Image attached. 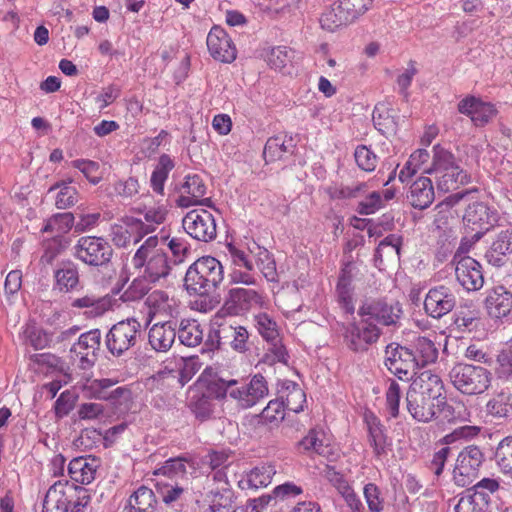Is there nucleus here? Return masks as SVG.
<instances>
[{
	"mask_svg": "<svg viewBox=\"0 0 512 512\" xmlns=\"http://www.w3.org/2000/svg\"><path fill=\"white\" fill-rule=\"evenodd\" d=\"M458 111L470 117L474 125L482 127L497 114L493 104L484 102L474 96H467L458 103Z\"/></svg>",
	"mask_w": 512,
	"mask_h": 512,
	"instance_id": "b1692460",
	"label": "nucleus"
},
{
	"mask_svg": "<svg viewBox=\"0 0 512 512\" xmlns=\"http://www.w3.org/2000/svg\"><path fill=\"white\" fill-rule=\"evenodd\" d=\"M407 347L418 368L434 363L438 358V348L428 337L418 336Z\"/></svg>",
	"mask_w": 512,
	"mask_h": 512,
	"instance_id": "72a5a7b5",
	"label": "nucleus"
},
{
	"mask_svg": "<svg viewBox=\"0 0 512 512\" xmlns=\"http://www.w3.org/2000/svg\"><path fill=\"white\" fill-rule=\"evenodd\" d=\"M499 487L497 480L483 478L461 495L455 506V512H486L491 494L495 493Z\"/></svg>",
	"mask_w": 512,
	"mask_h": 512,
	"instance_id": "9d476101",
	"label": "nucleus"
},
{
	"mask_svg": "<svg viewBox=\"0 0 512 512\" xmlns=\"http://www.w3.org/2000/svg\"><path fill=\"white\" fill-rule=\"evenodd\" d=\"M435 193L432 180L428 177L418 178L411 186L407 195L408 202L417 209L428 208L434 201Z\"/></svg>",
	"mask_w": 512,
	"mask_h": 512,
	"instance_id": "473e14b6",
	"label": "nucleus"
},
{
	"mask_svg": "<svg viewBox=\"0 0 512 512\" xmlns=\"http://www.w3.org/2000/svg\"><path fill=\"white\" fill-rule=\"evenodd\" d=\"M453 386L463 394L477 395L490 386L491 373L482 366L458 363L449 372Z\"/></svg>",
	"mask_w": 512,
	"mask_h": 512,
	"instance_id": "423d86ee",
	"label": "nucleus"
},
{
	"mask_svg": "<svg viewBox=\"0 0 512 512\" xmlns=\"http://www.w3.org/2000/svg\"><path fill=\"white\" fill-rule=\"evenodd\" d=\"M217 348L229 346L238 353H245L250 349V334L245 326L237 321H225L215 330Z\"/></svg>",
	"mask_w": 512,
	"mask_h": 512,
	"instance_id": "a211bd4d",
	"label": "nucleus"
},
{
	"mask_svg": "<svg viewBox=\"0 0 512 512\" xmlns=\"http://www.w3.org/2000/svg\"><path fill=\"white\" fill-rule=\"evenodd\" d=\"M199 382L202 383L209 397L216 399H223L226 396L230 397V386H232L233 379H223L214 373L211 367H207L199 377Z\"/></svg>",
	"mask_w": 512,
	"mask_h": 512,
	"instance_id": "c9c22d12",
	"label": "nucleus"
},
{
	"mask_svg": "<svg viewBox=\"0 0 512 512\" xmlns=\"http://www.w3.org/2000/svg\"><path fill=\"white\" fill-rule=\"evenodd\" d=\"M294 149L292 137L273 136L266 141L263 157L266 163L275 162L283 159L286 154H293Z\"/></svg>",
	"mask_w": 512,
	"mask_h": 512,
	"instance_id": "ea45409f",
	"label": "nucleus"
},
{
	"mask_svg": "<svg viewBox=\"0 0 512 512\" xmlns=\"http://www.w3.org/2000/svg\"><path fill=\"white\" fill-rule=\"evenodd\" d=\"M456 295L450 287L439 285L429 289L424 299V310L432 318L440 319L456 306Z\"/></svg>",
	"mask_w": 512,
	"mask_h": 512,
	"instance_id": "6ab92c4d",
	"label": "nucleus"
},
{
	"mask_svg": "<svg viewBox=\"0 0 512 512\" xmlns=\"http://www.w3.org/2000/svg\"><path fill=\"white\" fill-rule=\"evenodd\" d=\"M407 409L411 416L419 422H429L436 416V409L442 403L441 399L423 395L412 389L406 393Z\"/></svg>",
	"mask_w": 512,
	"mask_h": 512,
	"instance_id": "4be33fe9",
	"label": "nucleus"
},
{
	"mask_svg": "<svg viewBox=\"0 0 512 512\" xmlns=\"http://www.w3.org/2000/svg\"><path fill=\"white\" fill-rule=\"evenodd\" d=\"M322 475L341 496L345 495L352 489L345 475L336 470L334 466L326 465L322 471Z\"/></svg>",
	"mask_w": 512,
	"mask_h": 512,
	"instance_id": "13d9d810",
	"label": "nucleus"
},
{
	"mask_svg": "<svg viewBox=\"0 0 512 512\" xmlns=\"http://www.w3.org/2000/svg\"><path fill=\"white\" fill-rule=\"evenodd\" d=\"M101 332L99 329H92L81 334L78 341L70 348L71 358L79 361L82 369L91 368L98 357L101 345Z\"/></svg>",
	"mask_w": 512,
	"mask_h": 512,
	"instance_id": "f3484780",
	"label": "nucleus"
},
{
	"mask_svg": "<svg viewBox=\"0 0 512 512\" xmlns=\"http://www.w3.org/2000/svg\"><path fill=\"white\" fill-rule=\"evenodd\" d=\"M56 187H61L55 201V205L58 209L69 208L77 202L78 193L75 187H72L67 183H63L62 185L56 184L51 187L50 190H53Z\"/></svg>",
	"mask_w": 512,
	"mask_h": 512,
	"instance_id": "0e129e2a",
	"label": "nucleus"
},
{
	"mask_svg": "<svg viewBox=\"0 0 512 512\" xmlns=\"http://www.w3.org/2000/svg\"><path fill=\"white\" fill-rule=\"evenodd\" d=\"M401 238L395 234H389L378 245L374 254V262L376 266L383 264L384 257L387 259H399Z\"/></svg>",
	"mask_w": 512,
	"mask_h": 512,
	"instance_id": "37998d69",
	"label": "nucleus"
},
{
	"mask_svg": "<svg viewBox=\"0 0 512 512\" xmlns=\"http://www.w3.org/2000/svg\"><path fill=\"white\" fill-rule=\"evenodd\" d=\"M187 465L194 467V463L191 459L186 457L170 458L164 462V464L155 470V475H163L169 478L183 477L187 473Z\"/></svg>",
	"mask_w": 512,
	"mask_h": 512,
	"instance_id": "de8ad7c7",
	"label": "nucleus"
},
{
	"mask_svg": "<svg viewBox=\"0 0 512 512\" xmlns=\"http://www.w3.org/2000/svg\"><path fill=\"white\" fill-rule=\"evenodd\" d=\"M72 166L80 170L84 174L86 179L94 185L98 184L102 179V177L99 174L100 165L95 161L77 159L72 161Z\"/></svg>",
	"mask_w": 512,
	"mask_h": 512,
	"instance_id": "052dcab7",
	"label": "nucleus"
},
{
	"mask_svg": "<svg viewBox=\"0 0 512 512\" xmlns=\"http://www.w3.org/2000/svg\"><path fill=\"white\" fill-rule=\"evenodd\" d=\"M71 305L74 308H92L95 315H102L106 310L107 302L93 295H86L73 300Z\"/></svg>",
	"mask_w": 512,
	"mask_h": 512,
	"instance_id": "338daca9",
	"label": "nucleus"
},
{
	"mask_svg": "<svg viewBox=\"0 0 512 512\" xmlns=\"http://www.w3.org/2000/svg\"><path fill=\"white\" fill-rule=\"evenodd\" d=\"M425 172L434 175L437 190L443 193L457 190L471 182V176L461 166V160L439 144L433 147L432 164Z\"/></svg>",
	"mask_w": 512,
	"mask_h": 512,
	"instance_id": "f257e3e1",
	"label": "nucleus"
},
{
	"mask_svg": "<svg viewBox=\"0 0 512 512\" xmlns=\"http://www.w3.org/2000/svg\"><path fill=\"white\" fill-rule=\"evenodd\" d=\"M398 116L395 111L385 103H379L373 111L375 128L386 137L395 135L398 130Z\"/></svg>",
	"mask_w": 512,
	"mask_h": 512,
	"instance_id": "e433bc0d",
	"label": "nucleus"
},
{
	"mask_svg": "<svg viewBox=\"0 0 512 512\" xmlns=\"http://www.w3.org/2000/svg\"><path fill=\"white\" fill-rule=\"evenodd\" d=\"M487 411L494 417H507L512 413V395L501 391L487 403Z\"/></svg>",
	"mask_w": 512,
	"mask_h": 512,
	"instance_id": "8fccbe9b",
	"label": "nucleus"
},
{
	"mask_svg": "<svg viewBox=\"0 0 512 512\" xmlns=\"http://www.w3.org/2000/svg\"><path fill=\"white\" fill-rule=\"evenodd\" d=\"M462 219L464 226L480 239L496 224L498 212L484 201H472L466 206Z\"/></svg>",
	"mask_w": 512,
	"mask_h": 512,
	"instance_id": "4468645a",
	"label": "nucleus"
},
{
	"mask_svg": "<svg viewBox=\"0 0 512 512\" xmlns=\"http://www.w3.org/2000/svg\"><path fill=\"white\" fill-rule=\"evenodd\" d=\"M106 401L117 409H128L132 402V392L128 387L124 386L116 387L114 389L111 388Z\"/></svg>",
	"mask_w": 512,
	"mask_h": 512,
	"instance_id": "680f3d73",
	"label": "nucleus"
},
{
	"mask_svg": "<svg viewBox=\"0 0 512 512\" xmlns=\"http://www.w3.org/2000/svg\"><path fill=\"white\" fill-rule=\"evenodd\" d=\"M66 244L59 235L44 240L42 243L43 254L40 258L42 264L51 265L54 260L64 251Z\"/></svg>",
	"mask_w": 512,
	"mask_h": 512,
	"instance_id": "5fc2aeb1",
	"label": "nucleus"
},
{
	"mask_svg": "<svg viewBox=\"0 0 512 512\" xmlns=\"http://www.w3.org/2000/svg\"><path fill=\"white\" fill-rule=\"evenodd\" d=\"M381 333V328L365 317L342 325L344 342L354 352L367 351L369 346L378 341Z\"/></svg>",
	"mask_w": 512,
	"mask_h": 512,
	"instance_id": "6e6552de",
	"label": "nucleus"
},
{
	"mask_svg": "<svg viewBox=\"0 0 512 512\" xmlns=\"http://www.w3.org/2000/svg\"><path fill=\"white\" fill-rule=\"evenodd\" d=\"M74 225V215L70 212L57 213L49 218L44 225L43 232H68Z\"/></svg>",
	"mask_w": 512,
	"mask_h": 512,
	"instance_id": "864d4df0",
	"label": "nucleus"
},
{
	"mask_svg": "<svg viewBox=\"0 0 512 512\" xmlns=\"http://www.w3.org/2000/svg\"><path fill=\"white\" fill-rule=\"evenodd\" d=\"M322 431L311 429L308 434L300 441V446L306 451H314L319 455H325L328 444Z\"/></svg>",
	"mask_w": 512,
	"mask_h": 512,
	"instance_id": "6e6d98bb",
	"label": "nucleus"
},
{
	"mask_svg": "<svg viewBox=\"0 0 512 512\" xmlns=\"http://www.w3.org/2000/svg\"><path fill=\"white\" fill-rule=\"evenodd\" d=\"M249 252L256 258L258 268L268 281H275L277 276L276 264L272 254L264 247L253 242L248 247Z\"/></svg>",
	"mask_w": 512,
	"mask_h": 512,
	"instance_id": "a19ab883",
	"label": "nucleus"
},
{
	"mask_svg": "<svg viewBox=\"0 0 512 512\" xmlns=\"http://www.w3.org/2000/svg\"><path fill=\"white\" fill-rule=\"evenodd\" d=\"M118 383L117 379L101 378L89 381L84 386V391L89 398L106 401L110 389Z\"/></svg>",
	"mask_w": 512,
	"mask_h": 512,
	"instance_id": "3c124183",
	"label": "nucleus"
},
{
	"mask_svg": "<svg viewBox=\"0 0 512 512\" xmlns=\"http://www.w3.org/2000/svg\"><path fill=\"white\" fill-rule=\"evenodd\" d=\"M364 419L368 430V440L371 447H373L375 455L381 456L385 454L386 448L389 445L385 427L380 419L371 412L365 413Z\"/></svg>",
	"mask_w": 512,
	"mask_h": 512,
	"instance_id": "f704fd0d",
	"label": "nucleus"
},
{
	"mask_svg": "<svg viewBox=\"0 0 512 512\" xmlns=\"http://www.w3.org/2000/svg\"><path fill=\"white\" fill-rule=\"evenodd\" d=\"M409 388L423 395L440 399L443 392V383L438 375L426 370L413 379Z\"/></svg>",
	"mask_w": 512,
	"mask_h": 512,
	"instance_id": "58836bf2",
	"label": "nucleus"
},
{
	"mask_svg": "<svg viewBox=\"0 0 512 512\" xmlns=\"http://www.w3.org/2000/svg\"><path fill=\"white\" fill-rule=\"evenodd\" d=\"M401 388L397 381L390 380L386 390V408L391 417L396 418L399 415V404L401 400Z\"/></svg>",
	"mask_w": 512,
	"mask_h": 512,
	"instance_id": "e2e57ef3",
	"label": "nucleus"
},
{
	"mask_svg": "<svg viewBox=\"0 0 512 512\" xmlns=\"http://www.w3.org/2000/svg\"><path fill=\"white\" fill-rule=\"evenodd\" d=\"M167 215V209L164 206L151 207L144 211V229L143 237L148 233L155 231L156 226L162 224Z\"/></svg>",
	"mask_w": 512,
	"mask_h": 512,
	"instance_id": "4d7b16f0",
	"label": "nucleus"
},
{
	"mask_svg": "<svg viewBox=\"0 0 512 512\" xmlns=\"http://www.w3.org/2000/svg\"><path fill=\"white\" fill-rule=\"evenodd\" d=\"M370 7L363 2H333L320 18L323 29L333 32L336 28L347 25L364 14Z\"/></svg>",
	"mask_w": 512,
	"mask_h": 512,
	"instance_id": "ddd939ff",
	"label": "nucleus"
},
{
	"mask_svg": "<svg viewBox=\"0 0 512 512\" xmlns=\"http://www.w3.org/2000/svg\"><path fill=\"white\" fill-rule=\"evenodd\" d=\"M175 167L174 161L168 154H162L152 172L150 184L154 192L163 195L164 184L168 179L170 171Z\"/></svg>",
	"mask_w": 512,
	"mask_h": 512,
	"instance_id": "c03bdc74",
	"label": "nucleus"
},
{
	"mask_svg": "<svg viewBox=\"0 0 512 512\" xmlns=\"http://www.w3.org/2000/svg\"><path fill=\"white\" fill-rule=\"evenodd\" d=\"M402 313L399 302H388L382 297L365 296L358 308L359 317H365L378 326H396Z\"/></svg>",
	"mask_w": 512,
	"mask_h": 512,
	"instance_id": "0eeeda50",
	"label": "nucleus"
},
{
	"mask_svg": "<svg viewBox=\"0 0 512 512\" xmlns=\"http://www.w3.org/2000/svg\"><path fill=\"white\" fill-rule=\"evenodd\" d=\"M254 325L258 333L268 344V351L272 355L271 362H280L286 364L288 354L286 348L281 343L278 325L275 320L267 313H258L254 315Z\"/></svg>",
	"mask_w": 512,
	"mask_h": 512,
	"instance_id": "dca6fc26",
	"label": "nucleus"
},
{
	"mask_svg": "<svg viewBox=\"0 0 512 512\" xmlns=\"http://www.w3.org/2000/svg\"><path fill=\"white\" fill-rule=\"evenodd\" d=\"M481 265L471 257L461 258L455 267L458 283L467 291H477L483 287L484 277Z\"/></svg>",
	"mask_w": 512,
	"mask_h": 512,
	"instance_id": "393cba45",
	"label": "nucleus"
},
{
	"mask_svg": "<svg viewBox=\"0 0 512 512\" xmlns=\"http://www.w3.org/2000/svg\"><path fill=\"white\" fill-rule=\"evenodd\" d=\"M55 289L60 292H70L79 284V271L77 265L70 261H63L54 272Z\"/></svg>",
	"mask_w": 512,
	"mask_h": 512,
	"instance_id": "4c0bfd02",
	"label": "nucleus"
},
{
	"mask_svg": "<svg viewBox=\"0 0 512 512\" xmlns=\"http://www.w3.org/2000/svg\"><path fill=\"white\" fill-rule=\"evenodd\" d=\"M490 248L508 256L512 252V229L500 231Z\"/></svg>",
	"mask_w": 512,
	"mask_h": 512,
	"instance_id": "774afa93",
	"label": "nucleus"
},
{
	"mask_svg": "<svg viewBox=\"0 0 512 512\" xmlns=\"http://www.w3.org/2000/svg\"><path fill=\"white\" fill-rule=\"evenodd\" d=\"M485 460L484 453L476 445L464 447L457 456L453 481L459 487L469 486L478 476Z\"/></svg>",
	"mask_w": 512,
	"mask_h": 512,
	"instance_id": "9b49d317",
	"label": "nucleus"
},
{
	"mask_svg": "<svg viewBox=\"0 0 512 512\" xmlns=\"http://www.w3.org/2000/svg\"><path fill=\"white\" fill-rule=\"evenodd\" d=\"M158 244L157 236L148 237L131 260L133 268L150 283L166 278L171 271L168 255L164 250L157 248Z\"/></svg>",
	"mask_w": 512,
	"mask_h": 512,
	"instance_id": "7ed1b4c3",
	"label": "nucleus"
},
{
	"mask_svg": "<svg viewBox=\"0 0 512 512\" xmlns=\"http://www.w3.org/2000/svg\"><path fill=\"white\" fill-rule=\"evenodd\" d=\"M178 339L187 347H196L203 340V330L196 320L184 319L178 327Z\"/></svg>",
	"mask_w": 512,
	"mask_h": 512,
	"instance_id": "79ce46f5",
	"label": "nucleus"
},
{
	"mask_svg": "<svg viewBox=\"0 0 512 512\" xmlns=\"http://www.w3.org/2000/svg\"><path fill=\"white\" fill-rule=\"evenodd\" d=\"M144 223L140 219L125 218L111 226L110 236L117 247H126L131 242L138 243L143 238Z\"/></svg>",
	"mask_w": 512,
	"mask_h": 512,
	"instance_id": "a878e982",
	"label": "nucleus"
},
{
	"mask_svg": "<svg viewBox=\"0 0 512 512\" xmlns=\"http://www.w3.org/2000/svg\"><path fill=\"white\" fill-rule=\"evenodd\" d=\"M353 268L351 264H346L339 275L336 286L337 301L340 307L347 314H353L355 306L353 302Z\"/></svg>",
	"mask_w": 512,
	"mask_h": 512,
	"instance_id": "2f4dec72",
	"label": "nucleus"
},
{
	"mask_svg": "<svg viewBox=\"0 0 512 512\" xmlns=\"http://www.w3.org/2000/svg\"><path fill=\"white\" fill-rule=\"evenodd\" d=\"M494 457L502 473L512 474V436H507L498 443Z\"/></svg>",
	"mask_w": 512,
	"mask_h": 512,
	"instance_id": "09e8293b",
	"label": "nucleus"
},
{
	"mask_svg": "<svg viewBox=\"0 0 512 512\" xmlns=\"http://www.w3.org/2000/svg\"><path fill=\"white\" fill-rule=\"evenodd\" d=\"M285 417L284 402L278 399L269 401L267 406L261 412V418L266 423H277Z\"/></svg>",
	"mask_w": 512,
	"mask_h": 512,
	"instance_id": "69168bd1",
	"label": "nucleus"
},
{
	"mask_svg": "<svg viewBox=\"0 0 512 512\" xmlns=\"http://www.w3.org/2000/svg\"><path fill=\"white\" fill-rule=\"evenodd\" d=\"M207 47L215 60L231 63L236 59V48L227 32L220 26L211 28L207 36Z\"/></svg>",
	"mask_w": 512,
	"mask_h": 512,
	"instance_id": "5701e85b",
	"label": "nucleus"
},
{
	"mask_svg": "<svg viewBox=\"0 0 512 512\" xmlns=\"http://www.w3.org/2000/svg\"><path fill=\"white\" fill-rule=\"evenodd\" d=\"M224 279L221 262L212 256L201 257L187 270L184 284L188 292L200 296L214 293Z\"/></svg>",
	"mask_w": 512,
	"mask_h": 512,
	"instance_id": "f03ea898",
	"label": "nucleus"
},
{
	"mask_svg": "<svg viewBox=\"0 0 512 512\" xmlns=\"http://www.w3.org/2000/svg\"><path fill=\"white\" fill-rule=\"evenodd\" d=\"M233 496L231 487L223 486L211 489L207 494L211 512H228L232 507Z\"/></svg>",
	"mask_w": 512,
	"mask_h": 512,
	"instance_id": "a18cd8bd",
	"label": "nucleus"
},
{
	"mask_svg": "<svg viewBox=\"0 0 512 512\" xmlns=\"http://www.w3.org/2000/svg\"><path fill=\"white\" fill-rule=\"evenodd\" d=\"M293 58L294 50L286 46H277L271 49L267 61L271 68L284 71L292 63Z\"/></svg>",
	"mask_w": 512,
	"mask_h": 512,
	"instance_id": "603ef678",
	"label": "nucleus"
},
{
	"mask_svg": "<svg viewBox=\"0 0 512 512\" xmlns=\"http://www.w3.org/2000/svg\"><path fill=\"white\" fill-rule=\"evenodd\" d=\"M276 474L275 466L272 464H261L244 473L238 481L241 490H257L267 487L273 476Z\"/></svg>",
	"mask_w": 512,
	"mask_h": 512,
	"instance_id": "c756f323",
	"label": "nucleus"
},
{
	"mask_svg": "<svg viewBox=\"0 0 512 512\" xmlns=\"http://www.w3.org/2000/svg\"><path fill=\"white\" fill-rule=\"evenodd\" d=\"M177 322L168 320L157 322L149 330L148 340L156 351L166 352L173 345L177 335Z\"/></svg>",
	"mask_w": 512,
	"mask_h": 512,
	"instance_id": "c85d7f7f",
	"label": "nucleus"
},
{
	"mask_svg": "<svg viewBox=\"0 0 512 512\" xmlns=\"http://www.w3.org/2000/svg\"><path fill=\"white\" fill-rule=\"evenodd\" d=\"M156 504L154 492L146 486L139 487L129 499V505L136 512H153Z\"/></svg>",
	"mask_w": 512,
	"mask_h": 512,
	"instance_id": "49530a36",
	"label": "nucleus"
},
{
	"mask_svg": "<svg viewBox=\"0 0 512 512\" xmlns=\"http://www.w3.org/2000/svg\"><path fill=\"white\" fill-rule=\"evenodd\" d=\"M268 385L261 374L254 375L249 382L233 379L230 398L241 409H248L268 396Z\"/></svg>",
	"mask_w": 512,
	"mask_h": 512,
	"instance_id": "f8f14e48",
	"label": "nucleus"
},
{
	"mask_svg": "<svg viewBox=\"0 0 512 512\" xmlns=\"http://www.w3.org/2000/svg\"><path fill=\"white\" fill-rule=\"evenodd\" d=\"M182 227L191 238L200 242H211L217 236L215 218L206 209L189 211L182 219Z\"/></svg>",
	"mask_w": 512,
	"mask_h": 512,
	"instance_id": "2eb2a0df",
	"label": "nucleus"
},
{
	"mask_svg": "<svg viewBox=\"0 0 512 512\" xmlns=\"http://www.w3.org/2000/svg\"><path fill=\"white\" fill-rule=\"evenodd\" d=\"M261 297L254 289L233 288L224 302L223 310L229 315H239L260 303Z\"/></svg>",
	"mask_w": 512,
	"mask_h": 512,
	"instance_id": "bb28decb",
	"label": "nucleus"
},
{
	"mask_svg": "<svg viewBox=\"0 0 512 512\" xmlns=\"http://www.w3.org/2000/svg\"><path fill=\"white\" fill-rule=\"evenodd\" d=\"M141 324L134 318L115 323L105 336L108 352L116 358L125 356L141 340Z\"/></svg>",
	"mask_w": 512,
	"mask_h": 512,
	"instance_id": "39448f33",
	"label": "nucleus"
},
{
	"mask_svg": "<svg viewBox=\"0 0 512 512\" xmlns=\"http://www.w3.org/2000/svg\"><path fill=\"white\" fill-rule=\"evenodd\" d=\"M90 499L86 488L68 481H58L45 495L43 512H83Z\"/></svg>",
	"mask_w": 512,
	"mask_h": 512,
	"instance_id": "20e7f679",
	"label": "nucleus"
},
{
	"mask_svg": "<svg viewBox=\"0 0 512 512\" xmlns=\"http://www.w3.org/2000/svg\"><path fill=\"white\" fill-rule=\"evenodd\" d=\"M100 466V460L96 457H77L70 461L68 473L70 478L82 485L90 484Z\"/></svg>",
	"mask_w": 512,
	"mask_h": 512,
	"instance_id": "7c9ffc66",
	"label": "nucleus"
},
{
	"mask_svg": "<svg viewBox=\"0 0 512 512\" xmlns=\"http://www.w3.org/2000/svg\"><path fill=\"white\" fill-rule=\"evenodd\" d=\"M385 365L387 369L399 379L412 378L415 374L417 362L411 356L407 346L388 345L386 348Z\"/></svg>",
	"mask_w": 512,
	"mask_h": 512,
	"instance_id": "aec40b11",
	"label": "nucleus"
},
{
	"mask_svg": "<svg viewBox=\"0 0 512 512\" xmlns=\"http://www.w3.org/2000/svg\"><path fill=\"white\" fill-rule=\"evenodd\" d=\"M73 249L76 259L94 267L108 265L113 256L112 246L103 237L82 236Z\"/></svg>",
	"mask_w": 512,
	"mask_h": 512,
	"instance_id": "1a4fd4ad",
	"label": "nucleus"
},
{
	"mask_svg": "<svg viewBox=\"0 0 512 512\" xmlns=\"http://www.w3.org/2000/svg\"><path fill=\"white\" fill-rule=\"evenodd\" d=\"M484 305L490 317L501 319L512 311V292L497 286L487 292Z\"/></svg>",
	"mask_w": 512,
	"mask_h": 512,
	"instance_id": "cd10ccee",
	"label": "nucleus"
},
{
	"mask_svg": "<svg viewBox=\"0 0 512 512\" xmlns=\"http://www.w3.org/2000/svg\"><path fill=\"white\" fill-rule=\"evenodd\" d=\"M206 185L197 174H189L185 177L179 191L181 195L176 199V204L181 208H189L194 205L210 206L211 199L204 198Z\"/></svg>",
	"mask_w": 512,
	"mask_h": 512,
	"instance_id": "412c9836",
	"label": "nucleus"
},
{
	"mask_svg": "<svg viewBox=\"0 0 512 512\" xmlns=\"http://www.w3.org/2000/svg\"><path fill=\"white\" fill-rule=\"evenodd\" d=\"M354 157L360 169L371 172L376 168L378 161L377 156L367 146H357L354 152Z\"/></svg>",
	"mask_w": 512,
	"mask_h": 512,
	"instance_id": "bf43d9fd",
	"label": "nucleus"
}]
</instances>
